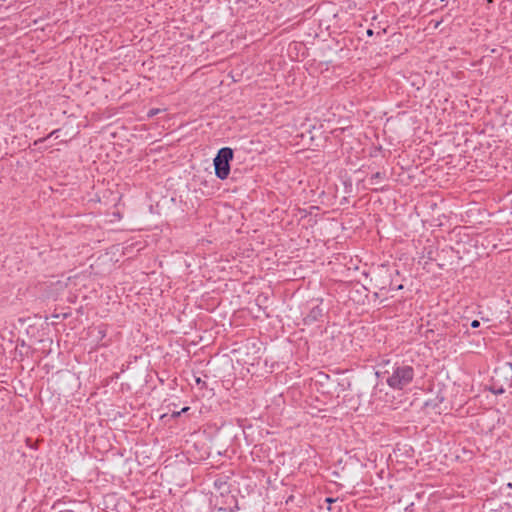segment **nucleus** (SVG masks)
<instances>
[{
  "label": "nucleus",
  "instance_id": "cd10ccee",
  "mask_svg": "<svg viewBox=\"0 0 512 512\" xmlns=\"http://www.w3.org/2000/svg\"><path fill=\"white\" fill-rule=\"evenodd\" d=\"M384 188H380V189H375V191H383Z\"/></svg>",
  "mask_w": 512,
  "mask_h": 512
},
{
  "label": "nucleus",
  "instance_id": "393cba45",
  "mask_svg": "<svg viewBox=\"0 0 512 512\" xmlns=\"http://www.w3.org/2000/svg\"><path fill=\"white\" fill-rule=\"evenodd\" d=\"M58 504H59V501L54 503L53 506H52V509H55L58 506Z\"/></svg>",
  "mask_w": 512,
  "mask_h": 512
},
{
  "label": "nucleus",
  "instance_id": "5701e85b",
  "mask_svg": "<svg viewBox=\"0 0 512 512\" xmlns=\"http://www.w3.org/2000/svg\"><path fill=\"white\" fill-rule=\"evenodd\" d=\"M495 394H502L504 393V389L503 388H500L498 389L497 391H494Z\"/></svg>",
  "mask_w": 512,
  "mask_h": 512
},
{
  "label": "nucleus",
  "instance_id": "0eeeda50",
  "mask_svg": "<svg viewBox=\"0 0 512 512\" xmlns=\"http://www.w3.org/2000/svg\"><path fill=\"white\" fill-rule=\"evenodd\" d=\"M167 408H168L169 412H171V418H177L181 414L186 413V412H188L190 410L189 406H185L181 410L178 411L177 410L178 405L176 403H169L167 405Z\"/></svg>",
  "mask_w": 512,
  "mask_h": 512
},
{
  "label": "nucleus",
  "instance_id": "b1692460",
  "mask_svg": "<svg viewBox=\"0 0 512 512\" xmlns=\"http://www.w3.org/2000/svg\"><path fill=\"white\" fill-rule=\"evenodd\" d=\"M58 512H75V511L70 510V509H63V510H59Z\"/></svg>",
  "mask_w": 512,
  "mask_h": 512
},
{
  "label": "nucleus",
  "instance_id": "412c9836",
  "mask_svg": "<svg viewBox=\"0 0 512 512\" xmlns=\"http://www.w3.org/2000/svg\"><path fill=\"white\" fill-rule=\"evenodd\" d=\"M26 444H27V446H29V447H31V448H34V446H33V445H32V443H31V439H30V438H27V439H26Z\"/></svg>",
  "mask_w": 512,
  "mask_h": 512
},
{
  "label": "nucleus",
  "instance_id": "39448f33",
  "mask_svg": "<svg viewBox=\"0 0 512 512\" xmlns=\"http://www.w3.org/2000/svg\"><path fill=\"white\" fill-rule=\"evenodd\" d=\"M234 159V150L230 147L220 148L213 159L215 175L220 180H226L231 172V162Z\"/></svg>",
  "mask_w": 512,
  "mask_h": 512
},
{
  "label": "nucleus",
  "instance_id": "4468645a",
  "mask_svg": "<svg viewBox=\"0 0 512 512\" xmlns=\"http://www.w3.org/2000/svg\"><path fill=\"white\" fill-rule=\"evenodd\" d=\"M59 132H60V129H55L53 130L52 132H50L46 138L49 139L51 137H55V138H58L59 137Z\"/></svg>",
  "mask_w": 512,
  "mask_h": 512
},
{
  "label": "nucleus",
  "instance_id": "4be33fe9",
  "mask_svg": "<svg viewBox=\"0 0 512 512\" xmlns=\"http://www.w3.org/2000/svg\"><path fill=\"white\" fill-rule=\"evenodd\" d=\"M366 34H367V36H372V35L374 34V32H373V30H372V29H368V30L366 31Z\"/></svg>",
  "mask_w": 512,
  "mask_h": 512
},
{
  "label": "nucleus",
  "instance_id": "f3484780",
  "mask_svg": "<svg viewBox=\"0 0 512 512\" xmlns=\"http://www.w3.org/2000/svg\"><path fill=\"white\" fill-rule=\"evenodd\" d=\"M433 253H434L433 249H432V247H430L429 250L427 251V258L429 260H435L434 257H433Z\"/></svg>",
  "mask_w": 512,
  "mask_h": 512
},
{
  "label": "nucleus",
  "instance_id": "c85d7f7f",
  "mask_svg": "<svg viewBox=\"0 0 512 512\" xmlns=\"http://www.w3.org/2000/svg\"><path fill=\"white\" fill-rule=\"evenodd\" d=\"M400 283H397V281L394 280V286L399 285Z\"/></svg>",
  "mask_w": 512,
  "mask_h": 512
},
{
  "label": "nucleus",
  "instance_id": "a211bd4d",
  "mask_svg": "<svg viewBox=\"0 0 512 512\" xmlns=\"http://www.w3.org/2000/svg\"><path fill=\"white\" fill-rule=\"evenodd\" d=\"M470 326L472 328H478L480 326V321L479 320H473L470 324Z\"/></svg>",
  "mask_w": 512,
  "mask_h": 512
},
{
  "label": "nucleus",
  "instance_id": "f03ea898",
  "mask_svg": "<svg viewBox=\"0 0 512 512\" xmlns=\"http://www.w3.org/2000/svg\"><path fill=\"white\" fill-rule=\"evenodd\" d=\"M469 229V227H455L448 234L450 245L447 249L455 253L458 260H461L464 255L470 254L477 247L478 240L473 237Z\"/></svg>",
  "mask_w": 512,
  "mask_h": 512
},
{
  "label": "nucleus",
  "instance_id": "6ab92c4d",
  "mask_svg": "<svg viewBox=\"0 0 512 512\" xmlns=\"http://www.w3.org/2000/svg\"><path fill=\"white\" fill-rule=\"evenodd\" d=\"M433 333H434V331L432 329H427L425 332V337L428 339L429 335H432Z\"/></svg>",
  "mask_w": 512,
  "mask_h": 512
},
{
  "label": "nucleus",
  "instance_id": "ddd939ff",
  "mask_svg": "<svg viewBox=\"0 0 512 512\" xmlns=\"http://www.w3.org/2000/svg\"><path fill=\"white\" fill-rule=\"evenodd\" d=\"M195 382L201 389L207 388V383L203 381L200 377L195 378Z\"/></svg>",
  "mask_w": 512,
  "mask_h": 512
},
{
  "label": "nucleus",
  "instance_id": "dca6fc26",
  "mask_svg": "<svg viewBox=\"0 0 512 512\" xmlns=\"http://www.w3.org/2000/svg\"><path fill=\"white\" fill-rule=\"evenodd\" d=\"M294 500H295V496H294V495H289V496L286 498L285 503H286L287 505H289V504L293 503V502H294Z\"/></svg>",
  "mask_w": 512,
  "mask_h": 512
},
{
  "label": "nucleus",
  "instance_id": "f8f14e48",
  "mask_svg": "<svg viewBox=\"0 0 512 512\" xmlns=\"http://www.w3.org/2000/svg\"><path fill=\"white\" fill-rule=\"evenodd\" d=\"M106 337V329L104 327L98 328V340H102Z\"/></svg>",
  "mask_w": 512,
  "mask_h": 512
},
{
  "label": "nucleus",
  "instance_id": "7c9ffc66",
  "mask_svg": "<svg viewBox=\"0 0 512 512\" xmlns=\"http://www.w3.org/2000/svg\"><path fill=\"white\" fill-rule=\"evenodd\" d=\"M197 512H199V511H197Z\"/></svg>",
  "mask_w": 512,
  "mask_h": 512
},
{
  "label": "nucleus",
  "instance_id": "aec40b11",
  "mask_svg": "<svg viewBox=\"0 0 512 512\" xmlns=\"http://www.w3.org/2000/svg\"><path fill=\"white\" fill-rule=\"evenodd\" d=\"M335 501H336V500H335L334 498H332V497H327V498L325 499V502H326V503H328V504H331V503H333V502H335Z\"/></svg>",
  "mask_w": 512,
  "mask_h": 512
},
{
  "label": "nucleus",
  "instance_id": "423d86ee",
  "mask_svg": "<svg viewBox=\"0 0 512 512\" xmlns=\"http://www.w3.org/2000/svg\"><path fill=\"white\" fill-rule=\"evenodd\" d=\"M324 316V309L321 304H318L312 307L309 313L303 318V322L305 325H312L315 322H318Z\"/></svg>",
  "mask_w": 512,
  "mask_h": 512
},
{
  "label": "nucleus",
  "instance_id": "9d476101",
  "mask_svg": "<svg viewBox=\"0 0 512 512\" xmlns=\"http://www.w3.org/2000/svg\"><path fill=\"white\" fill-rule=\"evenodd\" d=\"M214 486L217 488V490L221 493V492H226L227 490V483L225 481H223L221 478H218L215 480L214 482Z\"/></svg>",
  "mask_w": 512,
  "mask_h": 512
},
{
  "label": "nucleus",
  "instance_id": "a878e982",
  "mask_svg": "<svg viewBox=\"0 0 512 512\" xmlns=\"http://www.w3.org/2000/svg\"><path fill=\"white\" fill-rule=\"evenodd\" d=\"M440 25V22H436L435 28H437Z\"/></svg>",
  "mask_w": 512,
  "mask_h": 512
},
{
  "label": "nucleus",
  "instance_id": "c756f323",
  "mask_svg": "<svg viewBox=\"0 0 512 512\" xmlns=\"http://www.w3.org/2000/svg\"><path fill=\"white\" fill-rule=\"evenodd\" d=\"M441 2H447L446 0H440Z\"/></svg>",
  "mask_w": 512,
  "mask_h": 512
},
{
  "label": "nucleus",
  "instance_id": "7ed1b4c3",
  "mask_svg": "<svg viewBox=\"0 0 512 512\" xmlns=\"http://www.w3.org/2000/svg\"><path fill=\"white\" fill-rule=\"evenodd\" d=\"M394 275L400 276V273L397 269L381 265L373 271L370 282L375 289L380 291H393L403 289V284L394 286Z\"/></svg>",
  "mask_w": 512,
  "mask_h": 512
},
{
  "label": "nucleus",
  "instance_id": "bb28decb",
  "mask_svg": "<svg viewBox=\"0 0 512 512\" xmlns=\"http://www.w3.org/2000/svg\"><path fill=\"white\" fill-rule=\"evenodd\" d=\"M21 346H25V341L24 340L21 341Z\"/></svg>",
  "mask_w": 512,
  "mask_h": 512
},
{
  "label": "nucleus",
  "instance_id": "9b49d317",
  "mask_svg": "<svg viewBox=\"0 0 512 512\" xmlns=\"http://www.w3.org/2000/svg\"><path fill=\"white\" fill-rule=\"evenodd\" d=\"M162 110L159 109V108H151L149 109V111L147 112V118L148 119H151L153 118L154 116H156L158 113H160Z\"/></svg>",
  "mask_w": 512,
  "mask_h": 512
},
{
  "label": "nucleus",
  "instance_id": "2eb2a0df",
  "mask_svg": "<svg viewBox=\"0 0 512 512\" xmlns=\"http://www.w3.org/2000/svg\"><path fill=\"white\" fill-rule=\"evenodd\" d=\"M46 140H47L46 137L39 138V139L34 141L33 145L34 146L41 145V143L45 142Z\"/></svg>",
  "mask_w": 512,
  "mask_h": 512
},
{
  "label": "nucleus",
  "instance_id": "f257e3e1",
  "mask_svg": "<svg viewBox=\"0 0 512 512\" xmlns=\"http://www.w3.org/2000/svg\"><path fill=\"white\" fill-rule=\"evenodd\" d=\"M386 375V383L393 390H404L414 380L415 368L406 361H396L390 369L383 372Z\"/></svg>",
  "mask_w": 512,
  "mask_h": 512
},
{
  "label": "nucleus",
  "instance_id": "6e6552de",
  "mask_svg": "<svg viewBox=\"0 0 512 512\" xmlns=\"http://www.w3.org/2000/svg\"><path fill=\"white\" fill-rule=\"evenodd\" d=\"M443 400H444L443 397L437 396L435 399H430V400L426 401L425 402V407L436 409V408L439 407L440 403L443 402Z\"/></svg>",
  "mask_w": 512,
  "mask_h": 512
},
{
  "label": "nucleus",
  "instance_id": "20e7f679",
  "mask_svg": "<svg viewBox=\"0 0 512 512\" xmlns=\"http://www.w3.org/2000/svg\"><path fill=\"white\" fill-rule=\"evenodd\" d=\"M196 502L199 504H207L209 503L214 509L218 511L224 512H236L239 510L238 500L234 495H224L221 492V495L214 496L211 498H207L205 495H201L196 498Z\"/></svg>",
  "mask_w": 512,
  "mask_h": 512
},
{
  "label": "nucleus",
  "instance_id": "1a4fd4ad",
  "mask_svg": "<svg viewBox=\"0 0 512 512\" xmlns=\"http://www.w3.org/2000/svg\"><path fill=\"white\" fill-rule=\"evenodd\" d=\"M384 179H386V173L384 171H378L370 176L369 181L371 184H376L378 180Z\"/></svg>",
  "mask_w": 512,
  "mask_h": 512
}]
</instances>
